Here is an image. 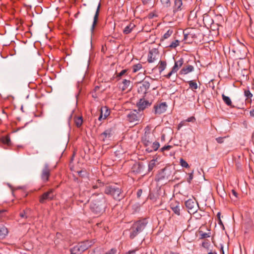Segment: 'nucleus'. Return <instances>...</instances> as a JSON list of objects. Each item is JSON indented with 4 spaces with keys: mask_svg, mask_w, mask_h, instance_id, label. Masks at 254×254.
Here are the masks:
<instances>
[{
    "mask_svg": "<svg viewBox=\"0 0 254 254\" xmlns=\"http://www.w3.org/2000/svg\"><path fill=\"white\" fill-rule=\"evenodd\" d=\"M91 210L95 214L100 215L104 211L106 207V200L102 193H95L90 198Z\"/></svg>",
    "mask_w": 254,
    "mask_h": 254,
    "instance_id": "f257e3e1",
    "label": "nucleus"
},
{
    "mask_svg": "<svg viewBox=\"0 0 254 254\" xmlns=\"http://www.w3.org/2000/svg\"><path fill=\"white\" fill-rule=\"evenodd\" d=\"M152 135L149 132L145 131L144 136L142 137V142L146 148V151L148 152H152L156 151L160 146V144L157 141L152 142Z\"/></svg>",
    "mask_w": 254,
    "mask_h": 254,
    "instance_id": "f03ea898",
    "label": "nucleus"
},
{
    "mask_svg": "<svg viewBox=\"0 0 254 254\" xmlns=\"http://www.w3.org/2000/svg\"><path fill=\"white\" fill-rule=\"evenodd\" d=\"M147 222L145 219L134 222L130 227L129 238L134 239L139 233L142 232L146 227Z\"/></svg>",
    "mask_w": 254,
    "mask_h": 254,
    "instance_id": "7ed1b4c3",
    "label": "nucleus"
},
{
    "mask_svg": "<svg viewBox=\"0 0 254 254\" xmlns=\"http://www.w3.org/2000/svg\"><path fill=\"white\" fill-rule=\"evenodd\" d=\"M104 192L106 194L111 195L117 200L119 201L124 197L121 189L116 186H106Z\"/></svg>",
    "mask_w": 254,
    "mask_h": 254,
    "instance_id": "20e7f679",
    "label": "nucleus"
},
{
    "mask_svg": "<svg viewBox=\"0 0 254 254\" xmlns=\"http://www.w3.org/2000/svg\"><path fill=\"white\" fill-rule=\"evenodd\" d=\"M91 242H82L74 246L70 249L71 254H80L92 246Z\"/></svg>",
    "mask_w": 254,
    "mask_h": 254,
    "instance_id": "39448f33",
    "label": "nucleus"
},
{
    "mask_svg": "<svg viewBox=\"0 0 254 254\" xmlns=\"http://www.w3.org/2000/svg\"><path fill=\"white\" fill-rule=\"evenodd\" d=\"M183 64L184 59L183 58H180L179 60L175 61V64L172 68L171 70L167 74L164 75V76L167 78H170L172 75L177 73V72L179 70L180 68L182 67Z\"/></svg>",
    "mask_w": 254,
    "mask_h": 254,
    "instance_id": "423d86ee",
    "label": "nucleus"
},
{
    "mask_svg": "<svg viewBox=\"0 0 254 254\" xmlns=\"http://www.w3.org/2000/svg\"><path fill=\"white\" fill-rule=\"evenodd\" d=\"M186 207L188 209V212L191 213H195L198 208V203L192 199H190L185 202Z\"/></svg>",
    "mask_w": 254,
    "mask_h": 254,
    "instance_id": "0eeeda50",
    "label": "nucleus"
},
{
    "mask_svg": "<svg viewBox=\"0 0 254 254\" xmlns=\"http://www.w3.org/2000/svg\"><path fill=\"white\" fill-rule=\"evenodd\" d=\"M53 189H51L49 191L44 193L39 198V201L41 203H44L47 201L52 200L54 197Z\"/></svg>",
    "mask_w": 254,
    "mask_h": 254,
    "instance_id": "6e6552de",
    "label": "nucleus"
},
{
    "mask_svg": "<svg viewBox=\"0 0 254 254\" xmlns=\"http://www.w3.org/2000/svg\"><path fill=\"white\" fill-rule=\"evenodd\" d=\"M159 56V51L156 48H153L149 50L148 54L147 61L149 63H153Z\"/></svg>",
    "mask_w": 254,
    "mask_h": 254,
    "instance_id": "1a4fd4ad",
    "label": "nucleus"
},
{
    "mask_svg": "<svg viewBox=\"0 0 254 254\" xmlns=\"http://www.w3.org/2000/svg\"><path fill=\"white\" fill-rule=\"evenodd\" d=\"M167 104L165 102L157 103L154 106V113L161 114L164 113L167 109Z\"/></svg>",
    "mask_w": 254,
    "mask_h": 254,
    "instance_id": "9d476101",
    "label": "nucleus"
},
{
    "mask_svg": "<svg viewBox=\"0 0 254 254\" xmlns=\"http://www.w3.org/2000/svg\"><path fill=\"white\" fill-rule=\"evenodd\" d=\"M140 118V114L136 110L131 111L127 116V120L130 122L139 121Z\"/></svg>",
    "mask_w": 254,
    "mask_h": 254,
    "instance_id": "9b49d317",
    "label": "nucleus"
},
{
    "mask_svg": "<svg viewBox=\"0 0 254 254\" xmlns=\"http://www.w3.org/2000/svg\"><path fill=\"white\" fill-rule=\"evenodd\" d=\"M50 175V170L47 164H46L42 171L41 179L43 182H47Z\"/></svg>",
    "mask_w": 254,
    "mask_h": 254,
    "instance_id": "f8f14e48",
    "label": "nucleus"
},
{
    "mask_svg": "<svg viewBox=\"0 0 254 254\" xmlns=\"http://www.w3.org/2000/svg\"><path fill=\"white\" fill-rule=\"evenodd\" d=\"M184 6L182 0H175L173 6V12L175 13L183 9Z\"/></svg>",
    "mask_w": 254,
    "mask_h": 254,
    "instance_id": "ddd939ff",
    "label": "nucleus"
},
{
    "mask_svg": "<svg viewBox=\"0 0 254 254\" xmlns=\"http://www.w3.org/2000/svg\"><path fill=\"white\" fill-rule=\"evenodd\" d=\"M150 87V83L148 81L146 80H143L142 82L141 85L140 86L138 91L141 92L144 94H145L147 92L148 89Z\"/></svg>",
    "mask_w": 254,
    "mask_h": 254,
    "instance_id": "4468645a",
    "label": "nucleus"
},
{
    "mask_svg": "<svg viewBox=\"0 0 254 254\" xmlns=\"http://www.w3.org/2000/svg\"><path fill=\"white\" fill-rule=\"evenodd\" d=\"M100 6H101V4H100V3H99L98 5L97 8L96 9V11L95 14L94 15V16L93 22V24H92V27H91V31H92V32H93V31L94 30V28H95V26H96V24H97V23L98 22V16H99Z\"/></svg>",
    "mask_w": 254,
    "mask_h": 254,
    "instance_id": "2eb2a0df",
    "label": "nucleus"
},
{
    "mask_svg": "<svg viewBox=\"0 0 254 254\" xmlns=\"http://www.w3.org/2000/svg\"><path fill=\"white\" fill-rule=\"evenodd\" d=\"M194 70V67L191 65H187L184 66L180 71L181 74H187L189 73L192 72Z\"/></svg>",
    "mask_w": 254,
    "mask_h": 254,
    "instance_id": "dca6fc26",
    "label": "nucleus"
},
{
    "mask_svg": "<svg viewBox=\"0 0 254 254\" xmlns=\"http://www.w3.org/2000/svg\"><path fill=\"white\" fill-rule=\"evenodd\" d=\"M150 105V103L148 101H146L144 99H140L138 104L139 109L141 110H143Z\"/></svg>",
    "mask_w": 254,
    "mask_h": 254,
    "instance_id": "f3484780",
    "label": "nucleus"
},
{
    "mask_svg": "<svg viewBox=\"0 0 254 254\" xmlns=\"http://www.w3.org/2000/svg\"><path fill=\"white\" fill-rule=\"evenodd\" d=\"M135 27V25L133 23H130L127 26L125 27L123 30V33L125 34H128L132 31Z\"/></svg>",
    "mask_w": 254,
    "mask_h": 254,
    "instance_id": "a211bd4d",
    "label": "nucleus"
},
{
    "mask_svg": "<svg viewBox=\"0 0 254 254\" xmlns=\"http://www.w3.org/2000/svg\"><path fill=\"white\" fill-rule=\"evenodd\" d=\"M110 114L109 111L105 107L104 109H102L101 110V114L98 118L99 121H101L103 118L106 119Z\"/></svg>",
    "mask_w": 254,
    "mask_h": 254,
    "instance_id": "6ab92c4d",
    "label": "nucleus"
},
{
    "mask_svg": "<svg viewBox=\"0 0 254 254\" xmlns=\"http://www.w3.org/2000/svg\"><path fill=\"white\" fill-rule=\"evenodd\" d=\"M7 234V229L3 225L0 224V239L4 238Z\"/></svg>",
    "mask_w": 254,
    "mask_h": 254,
    "instance_id": "aec40b11",
    "label": "nucleus"
},
{
    "mask_svg": "<svg viewBox=\"0 0 254 254\" xmlns=\"http://www.w3.org/2000/svg\"><path fill=\"white\" fill-rule=\"evenodd\" d=\"M222 97L223 101L227 106L234 107V106L232 105L231 100L228 96L222 94Z\"/></svg>",
    "mask_w": 254,
    "mask_h": 254,
    "instance_id": "412c9836",
    "label": "nucleus"
},
{
    "mask_svg": "<svg viewBox=\"0 0 254 254\" xmlns=\"http://www.w3.org/2000/svg\"><path fill=\"white\" fill-rule=\"evenodd\" d=\"M188 83L189 84L190 88L194 92H195V90H196L198 88V85L195 81L194 80H190L188 81Z\"/></svg>",
    "mask_w": 254,
    "mask_h": 254,
    "instance_id": "4be33fe9",
    "label": "nucleus"
},
{
    "mask_svg": "<svg viewBox=\"0 0 254 254\" xmlns=\"http://www.w3.org/2000/svg\"><path fill=\"white\" fill-rule=\"evenodd\" d=\"M167 63L165 61H160L159 63L158 68L159 69L160 73H161L166 68Z\"/></svg>",
    "mask_w": 254,
    "mask_h": 254,
    "instance_id": "5701e85b",
    "label": "nucleus"
},
{
    "mask_svg": "<svg viewBox=\"0 0 254 254\" xmlns=\"http://www.w3.org/2000/svg\"><path fill=\"white\" fill-rule=\"evenodd\" d=\"M123 86L122 89L123 91L127 90L130 84V81L129 80L124 79L123 82Z\"/></svg>",
    "mask_w": 254,
    "mask_h": 254,
    "instance_id": "b1692460",
    "label": "nucleus"
},
{
    "mask_svg": "<svg viewBox=\"0 0 254 254\" xmlns=\"http://www.w3.org/2000/svg\"><path fill=\"white\" fill-rule=\"evenodd\" d=\"M157 160L156 159H152L151 160L148 164V171H151L153 168L155 167L156 164Z\"/></svg>",
    "mask_w": 254,
    "mask_h": 254,
    "instance_id": "393cba45",
    "label": "nucleus"
},
{
    "mask_svg": "<svg viewBox=\"0 0 254 254\" xmlns=\"http://www.w3.org/2000/svg\"><path fill=\"white\" fill-rule=\"evenodd\" d=\"M171 208L173 212L177 215H179L180 214V208L179 204H178L176 205L172 204Z\"/></svg>",
    "mask_w": 254,
    "mask_h": 254,
    "instance_id": "a878e982",
    "label": "nucleus"
},
{
    "mask_svg": "<svg viewBox=\"0 0 254 254\" xmlns=\"http://www.w3.org/2000/svg\"><path fill=\"white\" fill-rule=\"evenodd\" d=\"M1 140L2 142L4 144H6L8 146H10L11 145L10 139L8 136L2 137Z\"/></svg>",
    "mask_w": 254,
    "mask_h": 254,
    "instance_id": "bb28decb",
    "label": "nucleus"
},
{
    "mask_svg": "<svg viewBox=\"0 0 254 254\" xmlns=\"http://www.w3.org/2000/svg\"><path fill=\"white\" fill-rule=\"evenodd\" d=\"M74 123L77 127H80L82 125V123H83V120H82V117H78L75 118Z\"/></svg>",
    "mask_w": 254,
    "mask_h": 254,
    "instance_id": "cd10ccee",
    "label": "nucleus"
},
{
    "mask_svg": "<svg viewBox=\"0 0 254 254\" xmlns=\"http://www.w3.org/2000/svg\"><path fill=\"white\" fill-rule=\"evenodd\" d=\"M142 68V65L141 64H137L132 66V71L135 73L141 69Z\"/></svg>",
    "mask_w": 254,
    "mask_h": 254,
    "instance_id": "c85d7f7f",
    "label": "nucleus"
},
{
    "mask_svg": "<svg viewBox=\"0 0 254 254\" xmlns=\"http://www.w3.org/2000/svg\"><path fill=\"white\" fill-rule=\"evenodd\" d=\"M161 4L165 7H169L171 4V0H160Z\"/></svg>",
    "mask_w": 254,
    "mask_h": 254,
    "instance_id": "c756f323",
    "label": "nucleus"
},
{
    "mask_svg": "<svg viewBox=\"0 0 254 254\" xmlns=\"http://www.w3.org/2000/svg\"><path fill=\"white\" fill-rule=\"evenodd\" d=\"M111 134V131L107 130L101 134V137H103V139H104L105 138L110 137Z\"/></svg>",
    "mask_w": 254,
    "mask_h": 254,
    "instance_id": "7c9ffc66",
    "label": "nucleus"
},
{
    "mask_svg": "<svg viewBox=\"0 0 254 254\" xmlns=\"http://www.w3.org/2000/svg\"><path fill=\"white\" fill-rule=\"evenodd\" d=\"M180 165L183 167L186 168H188L190 167L189 164L183 158L180 159Z\"/></svg>",
    "mask_w": 254,
    "mask_h": 254,
    "instance_id": "2f4dec72",
    "label": "nucleus"
},
{
    "mask_svg": "<svg viewBox=\"0 0 254 254\" xmlns=\"http://www.w3.org/2000/svg\"><path fill=\"white\" fill-rule=\"evenodd\" d=\"M180 41L178 40H176L173 41L170 45L169 47L175 48L179 45Z\"/></svg>",
    "mask_w": 254,
    "mask_h": 254,
    "instance_id": "473e14b6",
    "label": "nucleus"
},
{
    "mask_svg": "<svg viewBox=\"0 0 254 254\" xmlns=\"http://www.w3.org/2000/svg\"><path fill=\"white\" fill-rule=\"evenodd\" d=\"M173 33V31L172 30H168L163 35V38L164 39H167L171 36V35Z\"/></svg>",
    "mask_w": 254,
    "mask_h": 254,
    "instance_id": "72a5a7b5",
    "label": "nucleus"
},
{
    "mask_svg": "<svg viewBox=\"0 0 254 254\" xmlns=\"http://www.w3.org/2000/svg\"><path fill=\"white\" fill-rule=\"evenodd\" d=\"M245 96L246 97L247 99H251L253 94L251 93L249 90H245L244 91Z\"/></svg>",
    "mask_w": 254,
    "mask_h": 254,
    "instance_id": "f704fd0d",
    "label": "nucleus"
},
{
    "mask_svg": "<svg viewBox=\"0 0 254 254\" xmlns=\"http://www.w3.org/2000/svg\"><path fill=\"white\" fill-rule=\"evenodd\" d=\"M200 234V238L201 239H204V238H208L210 236V233H203L201 231H200L199 232Z\"/></svg>",
    "mask_w": 254,
    "mask_h": 254,
    "instance_id": "c9c22d12",
    "label": "nucleus"
},
{
    "mask_svg": "<svg viewBox=\"0 0 254 254\" xmlns=\"http://www.w3.org/2000/svg\"><path fill=\"white\" fill-rule=\"evenodd\" d=\"M201 246L204 248L208 249L210 246V244L208 241H205L203 242H202Z\"/></svg>",
    "mask_w": 254,
    "mask_h": 254,
    "instance_id": "e433bc0d",
    "label": "nucleus"
},
{
    "mask_svg": "<svg viewBox=\"0 0 254 254\" xmlns=\"http://www.w3.org/2000/svg\"><path fill=\"white\" fill-rule=\"evenodd\" d=\"M139 250L138 248H136L133 250H131L126 253L125 254H136L137 251Z\"/></svg>",
    "mask_w": 254,
    "mask_h": 254,
    "instance_id": "4c0bfd02",
    "label": "nucleus"
},
{
    "mask_svg": "<svg viewBox=\"0 0 254 254\" xmlns=\"http://www.w3.org/2000/svg\"><path fill=\"white\" fill-rule=\"evenodd\" d=\"M193 172L194 171L192 170L190 173L189 174V178L188 179V182L190 183L191 181L193 179Z\"/></svg>",
    "mask_w": 254,
    "mask_h": 254,
    "instance_id": "58836bf2",
    "label": "nucleus"
},
{
    "mask_svg": "<svg viewBox=\"0 0 254 254\" xmlns=\"http://www.w3.org/2000/svg\"><path fill=\"white\" fill-rule=\"evenodd\" d=\"M172 146L170 145H166L161 148V151L163 152L165 150H169L171 148Z\"/></svg>",
    "mask_w": 254,
    "mask_h": 254,
    "instance_id": "ea45409f",
    "label": "nucleus"
},
{
    "mask_svg": "<svg viewBox=\"0 0 254 254\" xmlns=\"http://www.w3.org/2000/svg\"><path fill=\"white\" fill-rule=\"evenodd\" d=\"M233 196H234L235 198H238V193L237 192L234 190H232V195L231 197L232 199H233Z\"/></svg>",
    "mask_w": 254,
    "mask_h": 254,
    "instance_id": "a19ab883",
    "label": "nucleus"
},
{
    "mask_svg": "<svg viewBox=\"0 0 254 254\" xmlns=\"http://www.w3.org/2000/svg\"><path fill=\"white\" fill-rule=\"evenodd\" d=\"M185 121L188 122L194 123L195 121V118H194V117L192 116L188 118L186 120H185Z\"/></svg>",
    "mask_w": 254,
    "mask_h": 254,
    "instance_id": "79ce46f5",
    "label": "nucleus"
},
{
    "mask_svg": "<svg viewBox=\"0 0 254 254\" xmlns=\"http://www.w3.org/2000/svg\"><path fill=\"white\" fill-rule=\"evenodd\" d=\"M217 142L219 143H222L224 142V137H219L216 138Z\"/></svg>",
    "mask_w": 254,
    "mask_h": 254,
    "instance_id": "37998d69",
    "label": "nucleus"
},
{
    "mask_svg": "<svg viewBox=\"0 0 254 254\" xmlns=\"http://www.w3.org/2000/svg\"><path fill=\"white\" fill-rule=\"evenodd\" d=\"M127 71V69H124V70H122L119 74L118 75H117V76L118 77H121L123 75H124Z\"/></svg>",
    "mask_w": 254,
    "mask_h": 254,
    "instance_id": "c03bdc74",
    "label": "nucleus"
},
{
    "mask_svg": "<svg viewBox=\"0 0 254 254\" xmlns=\"http://www.w3.org/2000/svg\"><path fill=\"white\" fill-rule=\"evenodd\" d=\"M185 121H182L178 126V129L179 130L183 126L185 125Z\"/></svg>",
    "mask_w": 254,
    "mask_h": 254,
    "instance_id": "a18cd8bd",
    "label": "nucleus"
},
{
    "mask_svg": "<svg viewBox=\"0 0 254 254\" xmlns=\"http://www.w3.org/2000/svg\"><path fill=\"white\" fill-rule=\"evenodd\" d=\"M5 211H6L4 209L0 210V219L4 216Z\"/></svg>",
    "mask_w": 254,
    "mask_h": 254,
    "instance_id": "49530a36",
    "label": "nucleus"
},
{
    "mask_svg": "<svg viewBox=\"0 0 254 254\" xmlns=\"http://www.w3.org/2000/svg\"><path fill=\"white\" fill-rule=\"evenodd\" d=\"M20 216L21 218H27V216L26 215L25 211H24L23 212L20 213Z\"/></svg>",
    "mask_w": 254,
    "mask_h": 254,
    "instance_id": "de8ad7c7",
    "label": "nucleus"
},
{
    "mask_svg": "<svg viewBox=\"0 0 254 254\" xmlns=\"http://www.w3.org/2000/svg\"><path fill=\"white\" fill-rule=\"evenodd\" d=\"M251 116L254 117V109L252 110L250 112Z\"/></svg>",
    "mask_w": 254,
    "mask_h": 254,
    "instance_id": "09e8293b",
    "label": "nucleus"
},
{
    "mask_svg": "<svg viewBox=\"0 0 254 254\" xmlns=\"http://www.w3.org/2000/svg\"><path fill=\"white\" fill-rule=\"evenodd\" d=\"M208 254H217V253L216 252H212L211 251L208 253Z\"/></svg>",
    "mask_w": 254,
    "mask_h": 254,
    "instance_id": "8fccbe9b",
    "label": "nucleus"
},
{
    "mask_svg": "<svg viewBox=\"0 0 254 254\" xmlns=\"http://www.w3.org/2000/svg\"><path fill=\"white\" fill-rule=\"evenodd\" d=\"M99 89V87L97 86L95 87L94 90L95 91H97Z\"/></svg>",
    "mask_w": 254,
    "mask_h": 254,
    "instance_id": "3c124183",
    "label": "nucleus"
},
{
    "mask_svg": "<svg viewBox=\"0 0 254 254\" xmlns=\"http://www.w3.org/2000/svg\"><path fill=\"white\" fill-rule=\"evenodd\" d=\"M221 250L222 251V254H224V251H223V247L222 246L221 248Z\"/></svg>",
    "mask_w": 254,
    "mask_h": 254,
    "instance_id": "603ef678",
    "label": "nucleus"
},
{
    "mask_svg": "<svg viewBox=\"0 0 254 254\" xmlns=\"http://www.w3.org/2000/svg\"><path fill=\"white\" fill-rule=\"evenodd\" d=\"M97 188H98V187H97V186H96V185H95V186H93V188L94 189H97Z\"/></svg>",
    "mask_w": 254,
    "mask_h": 254,
    "instance_id": "864d4df0",
    "label": "nucleus"
},
{
    "mask_svg": "<svg viewBox=\"0 0 254 254\" xmlns=\"http://www.w3.org/2000/svg\"><path fill=\"white\" fill-rule=\"evenodd\" d=\"M217 217L220 218V212H218L217 215Z\"/></svg>",
    "mask_w": 254,
    "mask_h": 254,
    "instance_id": "5fc2aeb1",
    "label": "nucleus"
},
{
    "mask_svg": "<svg viewBox=\"0 0 254 254\" xmlns=\"http://www.w3.org/2000/svg\"><path fill=\"white\" fill-rule=\"evenodd\" d=\"M139 191H141V190H139L138 192H137V194L138 195H139V194H140V192H139Z\"/></svg>",
    "mask_w": 254,
    "mask_h": 254,
    "instance_id": "6e6d98bb",
    "label": "nucleus"
},
{
    "mask_svg": "<svg viewBox=\"0 0 254 254\" xmlns=\"http://www.w3.org/2000/svg\"><path fill=\"white\" fill-rule=\"evenodd\" d=\"M139 191H141V190H139L138 192H137V194L138 195H139V194H140V192H139Z\"/></svg>",
    "mask_w": 254,
    "mask_h": 254,
    "instance_id": "4d7b16f0",
    "label": "nucleus"
}]
</instances>
